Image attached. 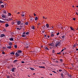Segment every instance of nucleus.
<instances>
[{"label": "nucleus", "instance_id": "f257e3e1", "mask_svg": "<svg viewBox=\"0 0 78 78\" xmlns=\"http://www.w3.org/2000/svg\"><path fill=\"white\" fill-rule=\"evenodd\" d=\"M49 45L50 46V47H49L50 48V49H51L52 48H51V47H53V46H54V44H53V43H52L51 44H50Z\"/></svg>", "mask_w": 78, "mask_h": 78}, {"label": "nucleus", "instance_id": "f03ea898", "mask_svg": "<svg viewBox=\"0 0 78 78\" xmlns=\"http://www.w3.org/2000/svg\"><path fill=\"white\" fill-rule=\"evenodd\" d=\"M59 44H60V42H59L56 43L55 44V47H57V46H58V45H59Z\"/></svg>", "mask_w": 78, "mask_h": 78}, {"label": "nucleus", "instance_id": "7ed1b4c3", "mask_svg": "<svg viewBox=\"0 0 78 78\" xmlns=\"http://www.w3.org/2000/svg\"><path fill=\"white\" fill-rule=\"evenodd\" d=\"M15 55H16V56H17L18 57L20 56V54H19L17 53V52H16V53Z\"/></svg>", "mask_w": 78, "mask_h": 78}, {"label": "nucleus", "instance_id": "20e7f679", "mask_svg": "<svg viewBox=\"0 0 78 78\" xmlns=\"http://www.w3.org/2000/svg\"><path fill=\"white\" fill-rule=\"evenodd\" d=\"M24 22H23V23H21L20 24V27H23V24H24Z\"/></svg>", "mask_w": 78, "mask_h": 78}, {"label": "nucleus", "instance_id": "39448f33", "mask_svg": "<svg viewBox=\"0 0 78 78\" xmlns=\"http://www.w3.org/2000/svg\"><path fill=\"white\" fill-rule=\"evenodd\" d=\"M34 18L33 17H31L30 19V20L32 21H33L34 20Z\"/></svg>", "mask_w": 78, "mask_h": 78}, {"label": "nucleus", "instance_id": "423d86ee", "mask_svg": "<svg viewBox=\"0 0 78 78\" xmlns=\"http://www.w3.org/2000/svg\"><path fill=\"white\" fill-rule=\"evenodd\" d=\"M61 76H62V78H64V75H63V73H61Z\"/></svg>", "mask_w": 78, "mask_h": 78}, {"label": "nucleus", "instance_id": "0eeeda50", "mask_svg": "<svg viewBox=\"0 0 78 78\" xmlns=\"http://www.w3.org/2000/svg\"><path fill=\"white\" fill-rule=\"evenodd\" d=\"M51 37H54V38H55V35H54V34H51Z\"/></svg>", "mask_w": 78, "mask_h": 78}, {"label": "nucleus", "instance_id": "6e6552de", "mask_svg": "<svg viewBox=\"0 0 78 78\" xmlns=\"http://www.w3.org/2000/svg\"><path fill=\"white\" fill-rule=\"evenodd\" d=\"M78 45V44H75L73 45V48H75Z\"/></svg>", "mask_w": 78, "mask_h": 78}, {"label": "nucleus", "instance_id": "1a4fd4ad", "mask_svg": "<svg viewBox=\"0 0 78 78\" xmlns=\"http://www.w3.org/2000/svg\"><path fill=\"white\" fill-rule=\"evenodd\" d=\"M17 53H18V54H20L22 53V51H21L19 50L18 51Z\"/></svg>", "mask_w": 78, "mask_h": 78}, {"label": "nucleus", "instance_id": "9d476101", "mask_svg": "<svg viewBox=\"0 0 78 78\" xmlns=\"http://www.w3.org/2000/svg\"><path fill=\"white\" fill-rule=\"evenodd\" d=\"M39 68H43V69H45V66H39Z\"/></svg>", "mask_w": 78, "mask_h": 78}, {"label": "nucleus", "instance_id": "9b49d317", "mask_svg": "<svg viewBox=\"0 0 78 78\" xmlns=\"http://www.w3.org/2000/svg\"><path fill=\"white\" fill-rule=\"evenodd\" d=\"M1 37H5V35L3 34H1Z\"/></svg>", "mask_w": 78, "mask_h": 78}, {"label": "nucleus", "instance_id": "f8f14e48", "mask_svg": "<svg viewBox=\"0 0 78 78\" xmlns=\"http://www.w3.org/2000/svg\"><path fill=\"white\" fill-rule=\"evenodd\" d=\"M2 17H3V18H5L6 16L2 14Z\"/></svg>", "mask_w": 78, "mask_h": 78}, {"label": "nucleus", "instance_id": "ddd939ff", "mask_svg": "<svg viewBox=\"0 0 78 78\" xmlns=\"http://www.w3.org/2000/svg\"><path fill=\"white\" fill-rule=\"evenodd\" d=\"M10 41H14V39L12 37L10 38H9Z\"/></svg>", "mask_w": 78, "mask_h": 78}, {"label": "nucleus", "instance_id": "4468645a", "mask_svg": "<svg viewBox=\"0 0 78 78\" xmlns=\"http://www.w3.org/2000/svg\"><path fill=\"white\" fill-rule=\"evenodd\" d=\"M35 27L33 26L31 27V29H33V30H34L35 29Z\"/></svg>", "mask_w": 78, "mask_h": 78}, {"label": "nucleus", "instance_id": "2eb2a0df", "mask_svg": "<svg viewBox=\"0 0 78 78\" xmlns=\"http://www.w3.org/2000/svg\"><path fill=\"white\" fill-rule=\"evenodd\" d=\"M20 23H21V22H20V21H18L17 23V24L18 25H20Z\"/></svg>", "mask_w": 78, "mask_h": 78}, {"label": "nucleus", "instance_id": "dca6fc26", "mask_svg": "<svg viewBox=\"0 0 78 78\" xmlns=\"http://www.w3.org/2000/svg\"><path fill=\"white\" fill-rule=\"evenodd\" d=\"M5 27H9V24H6L5 25Z\"/></svg>", "mask_w": 78, "mask_h": 78}, {"label": "nucleus", "instance_id": "f3484780", "mask_svg": "<svg viewBox=\"0 0 78 78\" xmlns=\"http://www.w3.org/2000/svg\"><path fill=\"white\" fill-rule=\"evenodd\" d=\"M12 47H11V46H8L7 47V48H8L9 49H10V48H11Z\"/></svg>", "mask_w": 78, "mask_h": 78}, {"label": "nucleus", "instance_id": "a211bd4d", "mask_svg": "<svg viewBox=\"0 0 78 78\" xmlns=\"http://www.w3.org/2000/svg\"><path fill=\"white\" fill-rule=\"evenodd\" d=\"M14 70H15V69H14V68H13L12 69V71L13 72H14Z\"/></svg>", "mask_w": 78, "mask_h": 78}, {"label": "nucleus", "instance_id": "6ab92c4d", "mask_svg": "<svg viewBox=\"0 0 78 78\" xmlns=\"http://www.w3.org/2000/svg\"><path fill=\"white\" fill-rule=\"evenodd\" d=\"M46 26L47 28H49V25L48 24H47L46 25Z\"/></svg>", "mask_w": 78, "mask_h": 78}, {"label": "nucleus", "instance_id": "aec40b11", "mask_svg": "<svg viewBox=\"0 0 78 78\" xmlns=\"http://www.w3.org/2000/svg\"><path fill=\"white\" fill-rule=\"evenodd\" d=\"M17 61H18L17 60H16L13 61V63H16V62Z\"/></svg>", "mask_w": 78, "mask_h": 78}, {"label": "nucleus", "instance_id": "412c9836", "mask_svg": "<svg viewBox=\"0 0 78 78\" xmlns=\"http://www.w3.org/2000/svg\"><path fill=\"white\" fill-rule=\"evenodd\" d=\"M30 70H34V68H33L30 67Z\"/></svg>", "mask_w": 78, "mask_h": 78}, {"label": "nucleus", "instance_id": "4be33fe9", "mask_svg": "<svg viewBox=\"0 0 78 78\" xmlns=\"http://www.w3.org/2000/svg\"><path fill=\"white\" fill-rule=\"evenodd\" d=\"M26 36V35L25 34H23L22 35V37H25Z\"/></svg>", "mask_w": 78, "mask_h": 78}, {"label": "nucleus", "instance_id": "5701e85b", "mask_svg": "<svg viewBox=\"0 0 78 78\" xmlns=\"http://www.w3.org/2000/svg\"><path fill=\"white\" fill-rule=\"evenodd\" d=\"M9 45H12V43L10 42L9 43Z\"/></svg>", "mask_w": 78, "mask_h": 78}, {"label": "nucleus", "instance_id": "b1692460", "mask_svg": "<svg viewBox=\"0 0 78 78\" xmlns=\"http://www.w3.org/2000/svg\"><path fill=\"white\" fill-rule=\"evenodd\" d=\"M64 73H65V74L66 75L67 74V71L66 70H65V72H64Z\"/></svg>", "mask_w": 78, "mask_h": 78}, {"label": "nucleus", "instance_id": "393cba45", "mask_svg": "<svg viewBox=\"0 0 78 78\" xmlns=\"http://www.w3.org/2000/svg\"><path fill=\"white\" fill-rule=\"evenodd\" d=\"M25 24L26 25H28V22H26V23H25Z\"/></svg>", "mask_w": 78, "mask_h": 78}, {"label": "nucleus", "instance_id": "a878e982", "mask_svg": "<svg viewBox=\"0 0 78 78\" xmlns=\"http://www.w3.org/2000/svg\"><path fill=\"white\" fill-rule=\"evenodd\" d=\"M52 72H53L54 73H56V74H57V72H55V71H52Z\"/></svg>", "mask_w": 78, "mask_h": 78}, {"label": "nucleus", "instance_id": "bb28decb", "mask_svg": "<svg viewBox=\"0 0 78 78\" xmlns=\"http://www.w3.org/2000/svg\"><path fill=\"white\" fill-rule=\"evenodd\" d=\"M55 50L54 49L53 50L52 53H55Z\"/></svg>", "mask_w": 78, "mask_h": 78}, {"label": "nucleus", "instance_id": "cd10ccee", "mask_svg": "<svg viewBox=\"0 0 78 78\" xmlns=\"http://www.w3.org/2000/svg\"><path fill=\"white\" fill-rule=\"evenodd\" d=\"M38 19V18H37V17H35V20H37Z\"/></svg>", "mask_w": 78, "mask_h": 78}, {"label": "nucleus", "instance_id": "c85d7f7f", "mask_svg": "<svg viewBox=\"0 0 78 78\" xmlns=\"http://www.w3.org/2000/svg\"><path fill=\"white\" fill-rule=\"evenodd\" d=\"M5 20L6 21H7V22H9V20L8 19H5Z\"/></svg>", "mask_w": 78, "mask_h": 78}, {"label": "nucleus", "instance_id": "c756f323", "mask_svg": "<svg viewBox=\"0 0 78 78\" xmlns=\"http://www.w3.org/2000/svg\"><path fill=\"white\" fill-rule=\"evenodd\" d=\"M1 8H4V5H1Z\"/></svg>", "mask_w": 78, "mask_h": 78}, {"label": "nucleus", "instance_id": "7c9ffc66", "mask_svg": "<svg viewBox=\"0 0 78 78\" xmlns=\"http://www.w3.org/2000/svg\"><path fill=\"white\" fill-rule=\"evenodd\" d=\"M11 55H14V53L13 52H12L10 53Z\"/></svg>", "mask_w": 78, "mask_h": 78}, {"label": "nucleus", "instance_id": "2f4dec72", "mask_svg": "<svg viewBox=\"0 0 78 78\" xmlns=\"http://www.w3.org/2000/svg\"><path fill=\"white\" fill-rule=\"evenodd\" d=\"M3 12V13H5V14H6V12L5 10H4Z\"/></svg>", "mask_w": 78, "mask_h": 78}, {"label": "nucleus", "instance_id": "473e14b6", "mask_svg": "<svg viewBox=\"0 0 78 78\" xmlns=\"http://www.w3.org/2000/svg\"><path fill=\"white\" fill-rule=\"evenodd\" d=\"M14 47L15 48H16L17 47V45H14Z\"/></svg>", "mask_w": 78, "mask_h": 78}, {"label": "nucleus", "instance_id": "72a5a7b5", "mask_svg": "<svg viewBox=\"0 0 78 78\" xmlns=\"http://www.w3.org/2000/svg\"><path fill=\"white\" fill-rule=\"evenodd\" d=\"M30 34V33L28 32H27L26 33V34H27V35H28V34Z\"/></svg>", "mask_w": 78, "mask_h": 78}, {"label": "nucleus", "instance_id": "f704fd0d", "mask_svg": "<svg viewBox=\"0 0 78 78\" xmlns=\"http://www.w3.org/2000/svg\"><path fill=\"white\" fill-rule=\"evenodd\" d=\"M70 28L71 30H73V28H72V27H70Z\"/></svg>", "mask_w": 78, "mask_h": 78}, {"label": "nucleus", "instance_id": "c9c22d12", "mask_svg": "<svg viewBox=\"0 0 78 78\" xmlns=\"http://www.w3.org/2000/svg\"><path fill=\"white\" fill-rule=\"evenodd\" d=\"M45 49H46V50H49V49L47 47H46Z\"/></svg>", "mask_w": 78, "mask_h": 78}, {"label": "nucleus", "instance_id": "e433bc0d", "mask_svg": "<svg viewBox=\"0 0 78 78\" xmlns=\"http://www.w3.org/2000/svg\"><path fill=\"white\" fill-rule=\"evenodd\" d=\"M59 34V33L58 32L57 33V36H58Z\"/></svg>", "mask_w": 78, "mask_h": 78}, {"label": "nucleus", "instance_id": "4c0bfd02", "mask_svg": "<svg viewBox=\"0 0 78 78\" xmlns=\"http://www.w3.org/2000/svg\"><path fill=\"white\" fill-rule=\"evenodd\" d=\"M55 62H57V63H58V60H56V61H54Z\"/></svg>", "mask_w": 78, "mask_h": 78}, {"label": "nucleus", "instance_id": "58836bf2", "mask_svg": "<svg viewBox=\"0 0 78 78\" xmlns=\"http://www.w3.org/2000/svg\"><path fill=\"white\" fill-rule=\"evenodd\" d=\"M76 20V18H73V20Z\"/></svg>", "mask_w": 78, "mask_h": 78}, {"label": "nucleus", "instance_id": "ea45409f", "mask_svg": "<svg viewBox=\"0 0 78 78\" xmlns=\"http://www.w3.org/2000/svg\"><path fill=\"white\" fill-rule=\"evenodd\" d=\"M21 63H22L23 64H24L25 63V62L24 61H22L21 62Z\"/></svg>", "mask_w": 78, "mask_h": 78}, {"label": "nucleus", "instance_id": "a19ab883", "mask_svg": "<svg viewBox=\"0 0 78 78\" xmlns=\"http://www.w3.org/2000/svg\"><path fill=\"white\" fill-rule=\"evenodd\" d=\"M12 25H14V22H12Z\"/></svg>", "mask_w": 78, "mask_h": 78}, {"label": "nucleus", "instance_id": "79ce46f5", "mask_svg": "<svg viewBox=\"0 0 78 78\" xmlns=\"http://www.w3.org/2000/svg\"><path fill=\"white\" fill-rule=\"evenodd\" d=\"M2 3H3V2L0 1V4H2Z\"/></svg>", "mask_w": 78, "mask_h": 78}, {"label": "nucleus", "instance_id": "37998d69", "mask_svg": "<svg viewBox=\"0 0 78 78\" xmlns=\"http://www.w3.org/2000/svg\"><path fill=\"white\" fill-rule=\"evenodd\" d=\"M59 72H62V69H59L58 70Z\"/></svg>", "mask_w": 78, "mask_h": 78}, {"label": "nucleus", "instance_id": "c03bdc74", "mask_svg": "<svg viewBox=\"0 0 78 78\" xmlns=\"http://www.w3.org/2000/svg\"><path fill=\"white\" fill-rule=\"evenodd\" d=\"M60 61L61 62H62L63 60L62 59H60Z\"/></svg>", "mask_w": 78, "mask_h": 78}, {"label": "nucleus", "instance_id": "a18cd8bd", "mask_svg": "<svg viewBox=\"0 0 78 78\" xmlns=\"http://www.w3.org/2000/svg\"><path fill=\"white\" fill-rule=\"evenodd\" d=\"M9 14V16H11V13H8Z\"/></svg>", "mask_w": 78, "mask_h": 78}, {"label": "nucleus", "instance_id": "49530a36", "mask_svg": "<svg viewBox=\"0 0 78 78\" xmlns=\"http://www.w3.org/2000/svg\"><path fill=\"white\" fill-rule=\"evenodd\" d=\"M3 22H4V21H1V20H0V23H3Z\"/></svg>", "mask_w": 78, "mask_h": 78}, {"label": "nucleus", "instance_id": "de8ad7c7", "mask_svg": "<svg viewBox=\"0 0 78 78\" xmlns=\"http://www.w3.org/2000/svg\"><path fill=\"white\" fill-rule=\"evenodd\" d=\"M26 45H29V43H26Z\"/></svg>", "mask_w": 78, "mask_h": 78}, {"label": "nucleus", "instance_id": "09e8293b", "mask_svg": "<svg viewBox=\"0 0 78 78\" xmlns=\"http://www.w3.org/2000/svg\"><path fill=\"white\" fill-rule=\"evenodd\" d=\"M21 16H22V17H24V16H25V15H24V14H23L21 15Z\"/></svg>", "mask_w": 78, "mask_h": 78}, {"label": "nucleus", "instance_id": "8fccbe9b", "mask_svg": "<svg viewBox=\"0 0 78 78\" xmlns=\"http://www.w3.org/2000/svg\"><path fill=\"white\" fill-rule=\"evenodd\" d=\"M7 78H10V77H9V76H7Z\"/></svg>", "mask_w": 78, "mask_h": 78}, {"label": "nucleus", "instance_id": "3c124183", "mask_svg": "<svg viewBox=\"0 0 78 78\" xmlns=\"http://www.w3.org/2000/svg\"><path fill=\"white\" fill-rule=\"evenodd\" d=\"M26 34V33L25 32H23V34Z\"/></svg>", "mask_w": 78, "mask_h": 78}, {"label": "nucleus", "instance_id": "603ef678", "mask_svg": "<svg viewBox=\"0 0 78 78\" xmlns=\"http://www.w3.org/2000/svg\"><path fill=\"white\" fill-rule=\"evenodd\" d=\"M3 49H6V47H3Z\"/></svg>", "mask_w": 78, "mask_h": 78}, {"label": "nucleus", "instance_id": "864d4df0", "mask_svg": "<svg viewBox=\"0 0 78 78\" xmlns=\"http://www.w3.org/2000/svg\"><path fill=\"white\" fill-rule=\"evenodd\" d=\"M9 21H10V20H11V19L9 18Z\"/></svg>", "mask_w": 78, "mask_h": 78}, {"label": "nucleus", "instance_id": "5fc2aeb1", "mask_svg": "<svg viewBox=\"0 0 78 78\" xmlns=\"http://www.w3.org/2000/svg\"><path fill=\"white\" fill-rule=\"evenodd\" d=\"M26 48H29V46H27V47H26Z\"/></svg>", "mask_w": 78, "mask_h": 78}, {"label": "nucleus", "instance_id": "6e6d98bb", "mask_svg": "<svg viewBox=\"0 0 78 78\" xmlns=\"http://www.w3.org/2000/svg\"><path fill=\"white\" fill-rule=\"evenodd\" d=\"M5 53L4 52H2V54H3V55H4V54H5Z\"/></svg>", "mask_w": 78, "mask_h": 78}, {"label": "nucleus", "instance_id": "4d7b16f0", "mask_svg": "<svg viewBox=\"0 0 78 78\" xmlns=\"http://www.w3.org/2000/svg\"><path fill=\"white\" fill-rule=\"evenodd\" d=\"M63 49L64 50H66V48H63Z\"/></svg>", "mask_w": 78, "mask_h": 78}, {"label": "nucleus", "instance_id": "13d9d810", "mask_svg": "<svg viewBox=\"0 0 78 78\" xmlns=\"http://www.w3.org/2000/svg\"><path fill=\"white\" fill-rule=\"evenodd\" d=\"M53 33H54V32H52L51 33V34H53Z\"/></svg>", "mask_w": 78, "mask_h": 78}, {"label": "nucleus", "instance_id": "bf43d9fd", "mask_svg": "<svg viewBox=\"0 0 78 78\" xmlns=\"http://www.w3.org/2000/svg\"><path fill=\"white\" fill-rule=\"evenodd\" d=\"M61 52H59V53H57V54L59 55V54H61Z\"/></svg>", "mask_w": 78, "mask_h": 78}, {"label": "nucleus", "instance_id": "052dcab7", "mask_svg": "<svg viewBox=\"0 0 78 78\" xmlns=\"http://www.w3.org/2000/svg\"><path fill=\"white\" fill-rule=\"evenodd\" d=\"M76 14L77 15H78V12H76Z\"/></svg>", "mask_w": 78, "mask_h": 78}, {"label": "nucleus", "instance_id": "680f3d73", "mask_svg": "<svg viewBox=\"0 0 78 78\" xmlns=\"http://www.w3.org/2000/svg\"><path fill=\"white\" fill-rule=\"evenodd\" d=\"M49 75H51V76H52V75H53L52 74H49Z\"/></svg>", "mask_w": 78, "mask_h": 78}, {"label": "nucleus", "instance_id": "e2e57ef3", "mask_svg": "<svg viewBox=\"0 0 78 78\" xmlns=\"http://www.w3.org/2000/svg\"><path fill=\"white\" fill-rule=\"evenodd\" d=\"M21 8H22V7H19V8L20 9H21Z\"/></svg>", "mask_w": 78, "mask_h": 78}, {"label": "nucleus", "instance_id": "0e129e2a", "mask_svg": "<svg viewBox=\"0 0 78 78\" xmlns=\"http://www.w3.org/2000/svg\"><path fill=\"white\" fill-rule=\"evenodd\" d=\"M42 33H44V31L43 30V31H42Z\"/></svg>", "mask_w": 78, "mask_h": 78}, {"label": "nucleus", "instance_id": "69168bd1", "mask_svg": "<svg viewBox=\"0 0 78 78\" xmlns=\"http://www.w3.org/2000/svg\"><path fill=\"white\" fill-rule=\"evenodd\" d=\"M23 14H25V12H23Z\"/></svg>", "mask_w": 78, "mask_h": 78}, {"label": "nucleus", "instance_id": "338daca9", "mask_svg": "<svg viewBox=\"0 0 78 78\" xmlns=\"http://www.w3.org/2000/svg\"><path fill=\"white\" fill-rule=\"evenodd\" d=\"M64 51V49H62V50L61 51Z\"/></svg>", "mask_w": 78, "mask_h": 78}, {"label": "nucleus", "instance_id": "774afa93", "mask_svg": "<svg viewBox=\"0 0 78 78\" xmlns=\"http://www.w3.org/2000/svg\"><path fill=\"white\" fill-rule=\"evenodd\" d=\"M62 38H64V36H62Z\"/></svg>", "mask_w": 78, "mask_h": 78}]
</instances>
